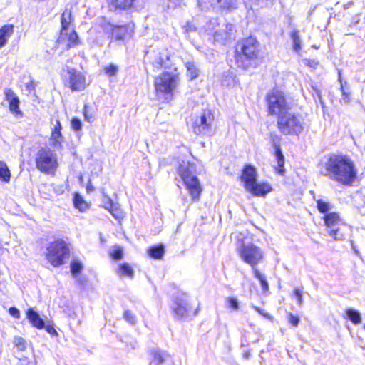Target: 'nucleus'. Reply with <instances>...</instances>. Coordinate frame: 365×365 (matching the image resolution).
<instances>
[{"label":"nucleus","mask_w":365,"mask_h":365,"mask_svg":"<svg viewBox=\"0 0 365 365\" xmlns=\"http://www.w3.org/2000/svg\"><path fill=\"white\" fill-rule=\"evenodd\" d=\"M157 70L163 68L165 71L158 76L154 81L155 89L158 95L172 94L180 83V73L177 67L170 59L168 50L163 49L157 53L152 61Z\"/></svg>","instance_id":"nucleus-1"},{"label":"nucleus","mask_w":365,"mask_h":365,"mask_svg":"<svg viewBox=\"0 0 365 365\" xmlns=\"http://www.w3.org/2000/svg\"><path fill=\"white\" fill-rule=\"evenodd\" d=\"M321 173L330 180L344 185H351L356 178L357 170L351 159L344 155H331L324 163Z\"/></svg>","instance_id":"nucleus-2"},{"label":"nucleus","mask_w":365,"mask_h":365,"mask_svg":"<svg viewBox=\"0 0 365 365\" xmlns=\"http://www.w3.org/2000/svg\"><path fill=\"white\" fill-rule=\"evenodd\" d=\"M257 175L255 168L251 165H247L244 168L242 175L244 187L247 191L254 196L264 197L272 191V187L268 182H257Z\"/></svg>","instance_id":"nucleus-3"},{"label":"nucleus","mask_w":365,"mask_h":365,"mask_svg":"<svg viewBox=\"0 0 365 365\" xmlns=\"http://www.w3.org/2000/svg\"><path fill=\"white\" fill-rule=\"evenodd\" d=\"M277 127L284 135H298L304 130V119L289 108L277 117Z\"/></svg>","instance_id":"nucleus-4"},{"label":"nucleus","mask_w":365,"mask_h":365,"mask_svg":"<svg viewBox=\"0 0 365 365\" xmlns=\"http://www.w3.org/2000/svg\"><path fill=\"white\" fill-rule=\"evenodd\" d=\"M178 174L182 179L187 189L194 200H198L202 187L199 180L195 174V168L192 165L183 162L179 165Z\"/></svg>","instance_id":"nucleus-5"},{"label":"nucleus","mask_w":365,"mask_h":365,"mask_svg":"<svg viewBox=\"0 0 365 365\" xmlns=\"http://www.w3.org/2000/svg\"><path fill=\"white\" fill-rule=\"evenodd\" d=\"M240 258L251 267H257L264 258V252L252 242L242 241L237 247Z\"/></svg>","instance_id":"nucleus-6"},{"label":"nucleus","mask_w":365,"mask_h":365,"mask_svg":"<svg viewBox=\"0 0 365 365\" xmlns=\"http://www.w3.org/2000/svg\"><path fill=\"white\" fill-rule=\"evenodd\" d=\"M36 168L46 174H52L58 167L56 154L48 148H42L36 155Z\"/></svg>","instance_id":"nucleus-7"},{"label":"nucleus","mask_w":365,"mask_h":365,"mask_svg":"<svg viewBox=\"0 0 365 365\" xmlns=\"http://www.w3.org/2000/svg\"><path fill=\"white\" fill-rule=\"evenodd\" d=\"M46 259L54 267H59L69 256V249L66 243L61 239L51 242L46 247Z\"/></svg>","instance_id":"nucleus-8"},{"label":"nucleus","mask_w":365,"mask_h":365,"mask_svg":"<svg viewBox=\"0 0 365 365\" xmlns=\"http://www.w3.org/2000/svg\"><path fill=\"white\" fill-rule=\"evenodd\" d=\"M266 100L270 115H277L279 117L290 108L284 93L279 90L274 89L269 92Z\"/></svg>","instance_id":"nucleus-9"},{"label":"nucleus","mask_w":365,"mask_h":365,"mask_svg":"<svg viewBox=\"0 0 365 365\" xmlns=\"http://www.w3.org/2000/svg\"><path fill=\"white\" fill-rule=\"evenodd\" d=\"M172 310L178 319H185L192 310L189 297L185 293H178L173 298Z\"/></svg>","instance_id":"nucleus-10"},{"label":"nucleus","mask_w":365,"mask_h":365,"mask_svg":"<svg viewBox=\"0 0 365 365\" xmlns=\"http://www.w3.org/2000/svg\"><path fill=\"white\" fill-rule=\"evenodd\" d=\"M214 118V115L210 110H204L200 118L195 120L193 126L194 133L197 135L205 134L211 135L212 134Z\"/></svg>","instance_id":"nucleus-11"},{"label":"nucleus","mask_w":365,"mask_h":365,"mask_svg":"<svg viewBox=\"0 0 365 365\" xmlns=\"http://www.w3.org/2000/svg\"><path fill=\"white\" fill-rule=\"evenodd\" d=\"M325 225L329 229V235L336 240H341L344 238V235L341 231V226L343 222L339 213L331 212L326 214L324 217Z\"/></svg>","instance_id":"nucleus-12"},{"label":"nucleus","mask_w":365,"mask_h":365,"mask_svg":"<svg viewBox=\"0 0 365 365\" xmlns=\"http://www.w3.org/2000/svg\"><path fill=\"white\" fill-rule=\"evenodd\" d=\"M241 51L247 59H255L259 53V43L255 38L249 37L243 41Z\"/></svg>","instance_id":"nucleus-13"},{"label":"nucleus","mask_w":365,"mask_h":365,"mask_svg":"<svg viewBox=\"0 0 365 365\" xmlns=\"http://www.w3.org/2000/svg\"><path fill=\"white\" fill-rule=\"evenodd\" d=\"M68 84L73 91H81L86 87L85 76L74 68H68Z\"/></svg>","instance_id":"nucleus-14"},{"label":"nucleus","mask_w":365,"mask_h":365,"mask_svg":"<svg viewBox=\"0 0 365 365\" xmlns=\"http://www.w3.org/2000/svg\"><path fill=\"white\" fill-rule=\"evenodd\" d=\"M5 100L9 103V111L16 118L22 117L23 113L19 109V99L17 95L10 88L4 91Z\"/></svg>","instance_id":"nucleus-15"},{"label":"nucleus","mask_w":365,"mask_h":365,"mask_svg":"<svg viewBox=\"0 0 365 365\" xmlns=\"http://www.w3.org/2000/svg\"><path fill=\"white\" fill-rule=\"evenodd\" d=\"M271 138H272V146L274 149V155L277 161V167L276 168V170L279 174L283 175L285 171V169H284L285 159H284V156L282 153V149L280 147V138L276 135H272Z\"/></svg>","instance_id":"nucleus-16"},{"label":"nucleus","mask_w":365,"mask_h":365,"mask_svg":"<svg viewBox=\"0 0 365 365\" xmlns=\"http://www.w3.org/2000/svg\"><path fill=\"white\" fill-rule=\"evenodd\" d=\"M104 207L117 220L123 218V212L120 208L118 204L113 202V200L108 196H104Z\"/></svg>","instance_id":"nucleus-17"},{"label":"nucleus","mask_w":365,"mask_h":365,"mask_svg":"<svg viewBox=\"0 0 365 365\" xmlns=\"http://www.w3.org/2000/svg\"><path fill=\"white\" fill-rule=\"evenodd\" d=\"M67 35L60 41V36L57 39L58 45L64 46L67 49L78 43V36L74 30H66Z\"/></svg>","instance_id":"nucleus-18"},{"label":"nucleus","mask_w":365,"mask_h":365,"mask_svg":"<svg viewBox=\"0 0 365 365\" xmlns=\"http://www.w3.org/2000/svg\"><path fill=\"white\" fill-rule=\"evenodd\" d=\"M214 9L220 11H232L237 8L236 0H210Z\"/></svg>","instance_id":"nucleus-19"},{"label":"nucleus","mask_w":365,"mask_h":365,"mask_svg":"<svg viewBox=\"0 0 365 365\" xmlns=\"http://www.w3.org/2000/svg\"><path fill=\"white\" fill-rule=\"evenodd\" d=\"M232 29V24H226L225 29L217 30L215 32L214 40L220 43L226 44L231 37Z\"/></svg>","instance_id":"nucleus-20"},{"label":"nucleus","mask_w":365,"mask_h":365,"mask_svg":"<svg viewBox=\"0 0 365 365\" xmlns=\"http://www.w3.org/2000/svg\"><path fill=\"white\" fill-rule=\"evenodd\" d=\"M339 81L340 82V88L341 91V98L340 101L341 103L347 104L351 100V91L347 82L342 81L340 71H339Z\"/></svg>","instance_id":"nucleus-21"},{"label":"nucleus","mask_w":365,"mask_h":365,"mask_svg":"<svg viewBox=\"0 0 365 365\" xmlns=\"http://www.w3.org/2000/svg\"><path fill=\"white\" fill-rule=\"evenodd\" d=\"M71 21V11L66 9L61 15V30L60 32V41L67 35L66 30L69 29Z\"/></svg>","instance_id":"nucleus-22"},{"label":"nucleus","mask_w":365,"mask_h":365,"mask_svg":"<svg viewBox=\"0 0 365 365\" xmlns=\"http://www.w3.org/2000/svg\"><path fill=\"white\" fill-rule=\"evenodd\" d=\"M110 29L112 34V38L115 40H123L128 34V27L126 26H113L109 25Z\"/></svg>","instance_id":"nucleus-23"},{"label":"nucleus","mask_w":365,"mask_h":365,"mask_svg":"<svg viewBox=\"0 0 365 365\" xmlns=\"http://www.w3.org/2000/svg\"><path fill=\"white\" fill-rule=\"evenodd\" d=\"M27 318L32 325L38 329L44 327V321L40 317L39 314L32 309H29L26 312Z\"/></svg>","instance_id":"nucleus-24"},{"label":"nucleus","mask_w":365,"mask_h":365,"mask_svg":"<svg viewBox=\"0 0 365 365\" xmlns=\"http://www.w3.org/2000/svg\"><path fill=\"white\" fill-rule=\"evenodd\" d=\"M14 32V26L12 24L4 25L0 29V47H3L7 42L9 38Z\"/></svg>","instance_id":"nucleus-25"},{"label":"nucleus","mask_w":365,"mask_h":365,"mask_svg":"<svg viewBox=\"0 0 365 365\" xmlns=\"http://www.w3.org/2000/svg\"><path fill=\"white\" fill-rule=\"evenodd\" d=\"M135 0H110V6L115 9L125 10L133 6Z\"/></svg>","instance_id":"nucleus-26"},{"label":"nucleus","mask_w":365,"mask_h":365,"mask_svg":"<svg viewBox=\"0 0 365 365\" xmlns=\"http://www.w3.org/2000/svg\"><path fill=\"white\" fill-rule=\"evenodd\" d=\"M148 253L150 257L160 259L165 254V247L163 245H155L148 250Z\"/></svg>","instance_id":"nucleus-27"},{"label":"nucleus","mask_w":365,"mask_h":365,"mask_svg":"<svg viewBox=\"0 0 365 365\" xmlns=\"http://www.w3.org/2000/svg\"><path fill=\"white\" fill-rule=\"evenodd\" d=\"M117 274L120 277H127L130 279H133L134 277V271L128 263L120 264L118 267Z\"/></svg>","instance_id":"nucleus-28"},{"label":"nucleus","mask_w":365,"mask_h":365,"mask_svg":"<svg viewBox=\"0 0 365 365\" xmlns=\"http://www.w3.org/2000/svg\"><path fill=\"white\" fill-rule=\"evenodd\" d=\"M290 37L293 42V49L297 53H299L302 49V39L299 32L297 30H293L290 33Z\"/></svg>","instance_id":"nucleus-29"},{"label":"nucleus","mask_w":365,"mask_h":365,"mask_svg":"<svg viewBox=\"0 0 365 365\" xmlns=\"http://www.w3.org/2000/svg\"><path fill=\"white\" fill-rule=\"evenodd\" d=\"M62 140L63 136L61 132L58 130H55L53 129L51 136V140L52 141L51 145L55 149H60L61 148Z\"/></svg>","instance_id":"nucleus-30"},{"label":"nucleus","mask_w":365,"mask_h":365,"mask_svg":"<svg viewBox=\"0 0 365 365\" xmlns=\"http://www.w3.org/2000/svg\"><path fill=\"white\" fill-rule=\"evenodd\" d=\"M185 65L187 68V74L190 80L198 77L200 71L194 62L187 61Z\"/></svg>","instance_id":"nucleus-31"},{"label":"nucleus","mask_w":365,"mask_h":365,"mask_svg":"<svg viewBox=\"0 0 365 365\" xmlns=\"http://www.w3.org/2000/svg\"><path fill=\"white\" fill-rule=\"evenodd\" d=\"M346 317L354 324H358L361 322V317L359 312L354 309L349 308L346 310Z\"/></svg>","instance_id":"nucleus-32"},{"label":"nucleus","mask_w":365,"mask_h":365,"mask_svg":"<svg viewBox=\"0 0 365 365\" xmlns=\"http://www.w3.org/2000/svg\"><path fill=\"white\" fill-rule=\"evenodd\" d=\"M10 178L11 172L8 166L4 161L0 160V180L5 182H9Z\"/></svg>","instance_id":"nucleus-33"},{"label":"nucleus","mask_w":365,"mask_h":365,"mask_svg":"<svg viewBox=\"0 0 365 365\" xmlns=\"http://www.w3.org/2000/svg\"><path fill=\"white\" fill-rule=\"evenodd\" d=\"M73 203L76 208L78 209L81 212H83L88 208V205L83 198L78 194H75Z\"/></svg>","instance_id":"nucleus-34"},{"label":"nucleus","mask_w":365,"mask_h":365,"mask_svg":"<svg viewBox=\"0 0 365 365\" xmlns=\"http://www.w3.org/2000/svg\"><path fill=\"white\" fill-rule=\"evenodd\" d=\"M317 207L321 213L324 214H327V212L332 208V206L329 202H325L322 200H317Z\"/></svg>","instance_id":"nucleus-35"},{"label":"nucleus","mask_w":365,"mask_h":365,"mask_svg":"<svg viewBox=\"0 0 365 365\" xmlns=\"http://www.w3.org/2000/svg\"><path fill=\"white\" fill-rule=\"evenodd\" d=\"M153 361L151 362L150 365H159L162 364L165 360L166 354L163 352L159 351H153Z\"/></svg>","instance_id":"nucleus-36"},{"label":"nucleus","mask_w":365,"mask_h":365,"mask_svg":"<svg viewBox=\"0 0 365 365\" xmlns=\"http://www.w3.org/2000/svg\"><path fill=\"white\" fill-rule=\"evenodd\" d=\"M83 268V264L78 260H73L71 262V272L73 277L78 275Z\"/></svg>","instance_id":"nucleus-37"},{"label":"nucleus","mask_w":365,"mask_h":365,"mask_svg":"<svg viewBox=\"0 0 365 365\" xmlns=\"http://www.w3.org/2000/svg\"><path fill=\"white\" fill-rule=\"evenodd\" d=\"M103 71L108 76H115L117 75L118 72V67L113 63H110L109 65L104 66Z\"/></svg>","instance_id":"nucleus-38"},{"label":"nucleus","mask_w":365,"mask_h":365,"mask_svg":"<svg viewBox=\"0 0 365 365\" xmlns=\"http://www.w3.org/2000/svg\"><path fill=\"white\" fill-rule=\"evenodd\" d=\"M225 302L227 307L232 308L235 311L239 309V302L237 298L228 297Z\"/></svg>","instance_id":"nucleus-39"},{"label":"nucleus","mask_w":365,"mask_h":365,"mask_svg":"<svg viewBox=\"0 0 365 365\" xmlns=\"http://www.w3.org/2000/svg\"><path fill=\"white\" fill-rule=\"evenodd\" d=\"M123 318L125 321H127L130 324H135L136 322V319L135 315L129 310L125 311L123 314Z\"/></svg>","instance_id":"nucleus-40"},{"label":"nucleus","mask_w":365,"mask_h":365,"mask_svg":"<svg viewBox=\"0 0 365 365\" xmlns=\"http://www.w3.org/2000/svg\"><path fill=\"white\" fill-rule=\"evenodd\" d=\"M302 295H303V291L299 288H296L294 289V296L296 297L297 300V304L299 306V307H302L303 305V298H302Z\"/></svg>","instance_id":"nucleus-41"},{"label":"nucleus","mask_w":365,"mask_h":365,"mask_svg":"<svg viewBox=\"0 0 365 365\" xmlns=\"http://www.w3.org/2000/svg\"><path fill=\"white\" fill-rule=\"evenodd\" d=\"M14 344L16 346L19 350H24L26 348L25 346V340L20 336L15 337L14 339Z\"/></svg>","instance_id":"nucleus-42"},{"label":"nucleus","mask_w":365,"mask_h":365,"mask_svg":"<svg viewBox=\"0 0 365 365\" xmlns=\"http://www.w3.org/2000/svg\"><path fill=\"white\" fill-rule=\"evenodd\" d=\"M123 250L120 247L115 248L110 253L112 258L115 260H119L123 257Z\"/></svg>","instance_id":"nucleus-43"},{"label":"nucleus","mask_w":365,"mask_h":365,"mask_svg":"<svg viewBox=\"0 0 365 365\" xmlns=\"http://www.w3.org/2000/svg\"><path fill=\"white\" fill-rule=\"evenodd\" d=\"M288 321L289 323L291 324L293 327H297L300 319L298 316H294L292 313L288 314Z\"/></svg>","instance_id":"nucleus-44"},{"label":"nucleus","mask_w":365,"mask_h":365,"mask_svg":"<svg viewBox=\"0 0 365 365\" xmlns=\"http://www.w3.org/2000/svg\"><path fill=\"white\" fill-rule=\"evenodd\" d=\"M81 121L78 118H73L71 120V127L72 128L78 131L81 129Z\"/></svg>","instance_id":"nucleus-45"},{"label":"nucleus","mask_w":365,"mask_h":365,"mask_svg":"<svg viewBox=\"0 0 365 365\" xmlns=\"http://www.w3.org/2000/svg\"><path fill=\"white\" fill-rule=\"evenodd\" d=\"M73 278H75L76 282L81 287L86 286L87 280L85 277L78 274L76 277H73Z\"/></svg>","instance_id":"nucleus-46"},{"label":"nucleus","mask_w":365,"mask_h":365,"mask_svg":"<svg viewBox=\"0 0 365 365\" xmlns=\"http://www.w3.org/2000/svg\"><path fill=\"white\" fill-rule=\"evenodd\" d=\"M9 312L14 318L19 319L20 312L17 308H16L14 307H10L9 309Z\"/></svg>","instance_id":"nucleus-47"},{"label":"nucleus","mask_w":365,"mask_h":365,"mask_svg":"<svg viewBox=\"0 0 365 365\" xmlns=\"http://www.w3.org/2000/svg\"><path fill=\"white\" fill-rule=\"evenodd\" d=\"M232 82H234V77L232 73L222 80V83L226 86L230 85Z\"/></svg>","instance_id":"nucleus-48"},{"label":"nucleus","mask_w":365,"mask_h":365,"mask_svg":"<svg viewBox=\"0 0 365 365\" xmlns=\"http://www.w3.org/2000/svg\"><path fill=\"white\" fill-rule=\"evenodd\" d=\"M254 276L259 279V281H261L262 279H264L265 277L256 268V267H252Z\"/></svg>","instance_id":"nucleus-49"},{"label":"nucleus","mask_w":365,"mask_h":365,"mask_svg":"<svg viewBox=\"0 0 365 365\" xmlns=\"http://www.w3.org/2000/svg\"><path fill=\"white\" fill-rule=\"evenodd\" d=\"M259 282H260V284H261L262 290L264 292L268 291V289H269V284L267 282L266 279L264 278V279H262Z\"/></svg>","instance_id":"nucleus-50"},{"label":"nucleus","mask_w":365,"mask_h":365,"mask_svg":"<svg viewBox=\"0 0 365 365\" xmlns=\"http://www.w3.org/2000/svg\"><path fill=\"white\" fill-rule=\"evenodd\" d=\"M186 32L196 30V27L190 22H187L185 26Z\"/></svg>","instance_id":"nucleus-51"},{"label":"nucleus","mask_w":365,"mask_h":365,"mask_svg":"<svg viewBox=\"0 0 365 365\" xmlns=\"http://www.w3.org/2000/svg\"><path fill=\"white\" fill-rule=\"evenodd\" d=\"M254 308L260 314L263 315L265 317L269 318V315L268 314L264 313L263 309H260L259 307H254Z\"/></svg>","instance_id":"nucleus-52"},{"label":"nucleus","mask_w":365,"mask_h":365,"mask_svg":"<svg viewBox=\"0 0 365 365\" xmlns=\"http://www.w3.org/2000/svg\"><path fill=\"white\" fill-rule=\"evenodd\" d=\"M53 130H58L60 131L61 130V125L58 120H56V125H54Z\"/></svg>","instance_id":"nucleus-53"},{"label":"nucleus","mask_w":365,"mask_h":365,"mask_svg":"<svg viewBox=\"0 0 365 365\" xmlns=\"http://www.w3.org/2000/svg\"><path fill=\"white\" fill-rule=\"evenodd\" d=\"M87 192H92L95 190L93 185L91 182V181L88 182L87 187H86Z\"/></svg>","instance_id":"nucleus-54"},{"label":"nucleus","mask_w":365,"mask_h":365,"mask_svg":"<svg viewBox=\"0 0 365 365\" xmlns=\"http://www.w3.org/2000/svg\"><path fill=\"white\" fill-rule=\"evenodd\" d=\"M26 88L28 91H31L34 89V83L31 81L26 85Z\"/></svg>","instance_id":"nucleus-55"},{"label":"nucleus","mask_w":365,"mask_h":365,"mask_svg":"<svg viewBox=\"0 0 365 365\" xmlns=\"http://www.w3.org/2000/svg\"><path fill=\"white\" fill-rule=\"evenodd\" d=\"M19 365H31V363L29 362L27 359H23L20 361Z\"/></svg>","instance_id":"nucleus-56"},{"label":"nucleus","mask_w":365,"mask_h":365,"mask_svg":"<svg viewBox=\"0 0 365 365\" xmlns=\"http://www.w3.org/2000/svg\"><path fill=\"white\" fill-rule=\"evenodd\" d=\"M351 248H352V249H353V250L354 251L355 254H356V255H359V250H356V247H355V245H354V242H351Z\"/></svg>","instance_id":"nucleus-57"},{"label":"nucleus","mask_w":365,"mask_h":365,"mask_svg":"<svg viewBox=\"0 0 365 365\" xmlns=\"http://www.w3.org/2000/svg\"><path fill=\"white\" fill-rule=\"evenodd\" d=\"M46 330L48 333H52L53 331L55 332L56 331L54 330V329L53 327H47L46 328Z\"/></svg>","instance_id":"nucleus-58"},{"label":"nucleus","mask_w":365,"mask_h":365,"mask_svg":"<svg viewBox=\"0 0 365 365\" xmlns=\"http://www.w3.org/2000/svg\"><path fill=\"white\" fill-rule=\"evenodd\" d=\"M86 109V107L85 106V110ZM84 115H85V118L88 120H90L88 117H89V115H87L86 113V111L85 110L84 111Z\"/></svg>","instance_id":"nucleus-59"},{"label":"nucleus","mask_w":365,"mask_h":365,"mask_svg":"<svg viewBox=\"0 0 365 365\" xmlns=\"http://www.w3.org/2000/svg\"><path fill=\"white\" fill-rule=\"evenodd\" d=\"M86 109V107L85 106V110ZM84 115H85V118L88 120H90L88 117H89V115H87L86 113V111L85 110L84 111Z\"/></svg>","instance_id":"nucleus-60"},{"label":"nucleus","mask_w":365,"mask_h":365,"mask_svg":"<svg viewBox=\"0 0 365 365\" xmlns=\"http://www.w3.org/2000/svg\"><path fill=\"white\" fill-rule=\"evenodd\" d=\"M313 64H315L314 61H312V63H309V66H313Z\"/></svg>","instance_id":"nucleus-61"},{"label":"nucleus","mask_w":365,"mask_h":365,"mask_svg":"<svg viewBox=\"0 0 365 365\" xmlns=\"http://www.w3.org/2000/svg\"><path fill=\"white\" fill-rule=\"evenodd\" d=\"M248 356H249V354H245V358H247H247H248Z\"/></svg>","instance_id":"nucleus-62"}]
</instances>
